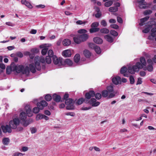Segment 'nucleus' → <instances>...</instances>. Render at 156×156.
I'll return each instance as SVG.
<instances>
[{
  "label": "nucleus",
  "mask_w": 156,
  "mask_h": 156,
  "mask_svg": "<svg viewBox=\"0 0 156 156\" xmlns=\"http://www.w3.org/2000/svg\"><path fill=\"white\" fill-rule=\"evenodd\" d=\"M12 69L13 71H15L17 73H21L23 74L27 75H29L30 73L29 69L28 66H26L25 67L24 66L22 65H16L14 63Z\"/></svg>",
  "instance_id": "1"
},
{
  "label": "nucleus",
  "mask_w": 156,
  "mask_h": 156,
  "mask_svg": "<svg viewBox=\"0 0 156 156\" xmlns=\"http://www.w3.org/2000/svg\"><path fill=\"white\" fill-rule=\"evenodd\" d=\"M95 95V92L93 90L89 91L85 93V103L89 104L90 102H95L96 100L94 98H91Z\"/></svg>",
  "instance_id": "2"
},
{
  "label": "nucleus",
  "mask_w": 156,
  "mask_h": 156,
  "mask_svg": "<svg viewBox=\"0 0 156 156\" xmlns=\"http://www.w3.org/2000/svg\"><path fill=\"white\" fill-rule=\"evenodd\" d=\"M20 119L22 121V123L24 126L26 127L27 126L32 122L31 119H30L29 120H26L27 115L24 112H22L20 113Z\"/></svg>",
  "instance_id": "3"
},
{
  "label": "nucleus",
  "mask_w": 156,
  "mask_h": 156,
  "mask_svg": "<svg viewBox=\"0 0 156 156\" xmlns=\"http://www.w3.org/2000/svg\"><path fill=\"white\" fill-rule=\"evenodd\" d=\"M74 102H73V100L71 98H69L66 100L65 101V104L67 105L66 108L67 110L74 109L75 108L74 105Z\"/></svg>",
  "instance_id": "4"
},
{
  "label": "nucleus",
  "mask_w": 156,
  "mask_h": 156,
  "mask_svg": "<svg viewBox=\"0 0 156 156\" xmlns=\"http://www.w3.org/2000/svg\"><path fill=\"white\" fill-rule=\"evenodd\" d=\"M20 123V119L18 118H14L13 120L10 121L9 122V125L12 129H16Z\"/></svg>",
  "instance_id": "5"
},
{
  "label": "nucleus",
  "mask_w": 156,
  "mask_h": 156,
  "mask_svg": "<svg viewBox=\"0 0 156 156\" xmlns=\"http://www.w3.org/2000/svg\"><path fill=\"white\" fill-rule=\"evenodd\" d=\"M113 86V84H111L110 85L107 87V90L109 94L108 97L109 98H113L115 95V94L114 92Z\"/></svg>",
  "instance_id": "6"
},
{
  "label": "nucleus",
  "mask_w": 156,
  "mask_h": 156,
  "mask_svg": "<svg viewBox=\"0 0 156 156\" xmlns=\"http://www.w3.org/2000/svg\"><path fill=\"white\" fill-rule=\"evenodd\" d=\"M63 60L62 58H58L55 55L53 56L52 58V60L54 64L58 66H62Z\"/></svg>",
  "instance_id": "7"
},
{
  "label": "nucleus",
  "mask_w": 156,
  "mask_h": 156,
  "mask_svg": "<svg viewBox=\"0 0 156 156\" xmlns=\"http://www.w3.org/2000/svg\"><path fill=\"white\" fill-rule=\"evenodd\" d=\"M140 62H137L136 63L140 69H142L147 65L146 62L144 57H141L140 59Z\"/></svg>",
  "instance_id": "8"
},
{
  "label": "nucleus",
  "mask_w": 156,
  "mask_h": 156,
  "mask_svg": "<svg viewBox=\"0 0 156 156\" xmlns=\"http://www.w3.org/2000/svg\"><path fill=\"white\" fill-rule=\"evenodd\" d=\"M139 69H140L136 64L132 67L129 66L128 68V72L131 74H134L135 72H138Z\"/></svg>",
  "instance_id": "9"
},
{
  "label": "nucleus",
  "mask_w": 156,
  "mask_h": 156,
  "mask_svg": "<svg viewBox=\"0 0 156 156\" xmlns=\"http://www.w3.org/2000/svg\"><path fill=\"white\" fill-rule=\"evenodd\" d=\"M48 105V103L44 100H42L40 102L37 103V106L39 108L40 110H42L44 108L47 106Z\"/></svg>",
  "instance_id": "10"
},
{
  "label": "nucleus",
  "mask_w": 156,
  "mask_h": 156,
  "mask_svg": "<svg viewBox=\"0 0 156 156\" xmlns=\"http://www.w3.org/2000/svg\"><path fill=\"white\" fill-rule=\"evenodd\" d=\"M153 22L150 21L147 22V24L146 26H147L146 28L142 30V32L143 33H147L150 31L152 27V26L153 25Z\"/></svg>",
  "instance_id": "11"
},
{
  "label": "nucleus",
  "mask_w": 156,
  "mask_h": 156,
  "mask_svg": "<svg viewBox=\"0 0 156 156\" xmlns=\"http://www.w3.org/2000/svg\"><path fill=\"white\" fill-rule=\"evenodd\" d=\"M48 47L46 44H41L40 46L39 47L40 48H43L41 52L43 55H45L46 54L48 50Z\"/></svg>",
  "instance_id": "12"
},
{
  "label": "nucleus",
  "mask_w": 156,
  "mask_h": 156,
  "mask_svg": "<svg viewBox=\"0 0 156 156\" xmlns=\"http://www.w3.org/2000/svg\"><path fill=\"white\" fill-rule=\"evenodd\" d=\"M1 128L3 132L4 133H10L12 132L11 128L8 125H6L5 126L2 125L1 126Z\"/></svg>",
  "instance_id": "13"
},
{
  "label": "nucleus",
  "mask_w": 156,
  "mask_h": 156,
  "mask_svg": "<svg viewBox=\"0 0 156 156\" xmlns=\"http://www.w3.org/2000/svg\"><path fill=\"white\" fill-rule=\"evenodd\" d=\"M112 81L113 83L115 85L121 84V77L119 76L113 78Z\"/></svg>",
  "instance_id": "14"
},
{
  "label": "nucleus",
  "mask_w": 156,
  "mask_h": 156,
  "mask_svg": "<svg viewBox=\"0 0 156 156\" xmlns=\"http://www.w3.org/2000/svg\"><path fill=\"white\" fill-rule=\"evenodd\" d=\"M62 66H65L67 65L69 66H72L73 63V62L70 59L67 58L63 60L62 63Z\"/></svg>",
  "instance_id": "15"
},
{
  "label": "nucleus",
  "mask_w": 156,
  "mask_h": 156,
  "mask_svg": "<svg viewBox=\"0 0 156 156\" xmlns=\"http://www.w3.org/2000/svg\"><path fill=\"white\" fill-rule=\"evenodd\" d=\"M38 56H36L35 57L34 59V66L36 68V69L38 71H40L41 69V66L40 65V63L39 61H35V60L38 58Z\"/></svg>",
  "instance_id": "16"
},
{
  "label": "nucleus",
  "mask_w": 156,
  "mask_h": 156,
  "mask_svg": "<svg viewBox=\"0 0 156 156\" xmlns=\"http://www.w3.org/2000/svg\"><path fill=\"white\" fill-rule=\"evenodd\" d=\"M79 37L81 42H83L86 41L88 39L89 35L86 34H83L79 35Z\"/></svg>",
  "instance_id": "17"
},
{
  "label": "nucleus",
  "mask_w": 156,
  "mask_h": 156,
  "mask_svg": "<svg viewBox=\"0 0 156 156\" xmlns=\"http://www.w3.org/2000/svg\"><path fill=\"white\" fill-rule=\"evenodd\" d=\"M127 70L128 68L126 66H124L121 69L120 72L121 74H123L124 76H128V74L126 73Z\"/></svg>",
  "instance_id": "18"
},
{
  "label": "nucleus",
  "mask_w": 156,
  "mask_h": 156,
  "mask_svg": "<svg viewBox=\"0 0 156 156\" xmlns=\"http://www.w3.org/2000/svg\"><path fill=\"white\" fill-rule=\"evenodd\" d=\"M52 98L53 100L56 102H59L61 101L60 96L56 94H54L53 95Z\"/></svg>",
  "instance_id": "19"
},
{
  "label": "nucleus",
  "mask_w": 156,
  "mask_h": 156,
  "mask_svg": "<svg viewBox=\"0 0 156 156\" xmlns=\"http://www.w3.org/2000/svg\"><path fill=\"white\" fill-rule=\"evenodd\" d=\"M93 40L94 43L98 44H101L103 42L102 39L98 37H94Z\"/></svg>",
  "instance_id": "20"
},
{
  "label": "nucleus",
  "mask_w": 156,
  "mask_h": 156,
  "mask_svg": "<svg viewBox=\"0 0 156 156\" xmlns=\"http://www.w3.org/2000/svg\"><path fill=\"white\" fill-rule=\"evenodd\" d=\"M150 17L149 16H147L141 19L140 20V22L139 23V24L140 26H142L145 24V23L147 21Z\"/></svg>",
  "instance_id": "21"
},
{
  "label": "nucleus",
  "mask_w": 156,
  "mask_h": 156,
  "mask_svg": "<svg viewBox=\"0 0 156 156\" xmlns=\"http://www.w3.org/2000/svg\"><path fill=\"white\" fill-rule=\"evenodd\" d=\"M62 55L63 56L65 57H69L71 55V51L69 50L64 51L62 52Z\"/></svg>",
  "instance_id": "22"
},
{
  "label": "nucleus",
  "mask_w": 156,
  "mask_h": 156,
  "mask_svg": "<svg viewBox=\"0 0 156 156\" xmlns=\"http://www.w3.org/2000/svg\"><path fill=\"white\" fill-rule=\"evenodd\" d=\"M26 115L29 117H31L32 116V112L31 108L30 107H26Z\"/></svg>",
  "instance_id": "23"
},
{
  "label": "nucleus",
  "mask_w": 156,
  "mask_h": 156,
  "mask_svg": "<svg viewBox=\"0 0 156 156\" xmlns=\"http://www.w3.org/2000/svg\"><path fill=\"white\" fill-rule=\"evenodd\" d=\"M14 63H12L11 65V67L8 66L6 68V73L7 74H10L12 71H13L12 68L14 67Z\"/></svg>",
  "instance_id": "24"
},
{
  "label": "nucleus",
  "mask_w": 156,
  "mask_h": 156,
  "mask_svg": "<svg viewBox=\"0 0 156 156\" xmlns=\"http://www.w3.org/2000/svg\"><path fill=\"white\" fill-rule=\"evenodd\" d=\"M28 67L30 72L31 71L33 73H35L36 72V68L35 66H34L33 64H29Z\"/></svg>",
  "instance_id": "25"
},
{
  "label": "nucleus",
  "mask_w": 156,
  "mask_h": 156,
  "mask_svg": "<svg viewBox=\"0 0 156 156\" xmlns=\"http://www.w3.org/2000/svg\"><path fill=\"white\" fill-rule=\"evenodd\" d=\"M84 102L85 103V99L83 98H81L77 100L75 103V104L77 105H80L82 104Z\"/></svg>",
  "instance_id": "26"
},
{
  "label": "nucleus",
  "mask_w": 156,
  "mask_h": 156,
  "mask_svg": "<svg viewBox=\"0 0 156 156\" xmlns=\"http://www.w3.org/2000/svg\"><path fill=\"white\" fill-rule=\"evenodd\" d=\"M105 39L110 43H112L113 41V39L112 37L109 35H107L104 36Z\"/></svg>",
  "instance_id": "27"
},
{
  "label": "nucleus",
  "mask_w": 156,
  "mask_h": 156,
  "mask_svg": "<svg viewBox=\"0 0 156 156\" xmlns=\"http://www.w3.org/2000/svg\"><path fill=\"white\" fill-rule=\"evenodd\" d=\"M63 45L64 46H67L71 44V41L69 39H64L62 42Z\"/></svg>",
  "instance_id": "28"
},
{
  "label": "nucleus",
  "mask_w": 156,
  "mask_h": 156,
  "mask_svg": "<svg viewBox=\"0 0 156 156\" xmlns=\"http://www.w3.org/2000/svg\"><path fill=\"white\" fill-rule=\"evenodd\" d=\"M83 54L87 58H89L91 56V53L87 50H85L83 51Z\"/></svg>",
  "instance_id": "29"
},
{
  "label": "nucleus",
  "mask_w": 156,
  "mask_h": 156,
  "mask_svg": "<svg viewBox=\"0 0 156 156\" xmlns=\"http://www.w3.org/2000/svg\"><path fill=\"white\" fill-rule=\"evenodd\" d=\"M37 118H38L39 119H45L46 120H48L49 119V118L48 116L44 115H40L38 114L37 115Z\"/></svg>",
  "instance_id": "30"
},
{
  "label": "nucleus",
  "mask_w": 156,
  "mask_h": 156,
  "mask_svg": "<svg viewBox=\"0 0 156 156\" xmlns=\"http://www.w3.org/2000/svg\"><path fill=\"white\" fill-rule=\"evenodd\" d=\"M100 30V28L98 27H91L89 31L90 33H93L98 32Z\"/></svg>",
  "instance_id": "31"
},
{
  "label": "nucleus",
  "mask_w": 156,
  "mask_h": 156,
  "mask_svg": "<svg viewBox=\"0 0 156 156\" xmlns=\"http://www.w3.org/2000/svg\"><path fill=\"white\" fill-rule=\"evenodd\" d=\"M80 56L79 54H76L74 58V60L75 62L77 63L80 61Z\"/></svg>",
  "instance_id": "32"
},
{
  "label": "nucleus",
  "mask_w": 156,
  "mask_h": 156,
  "mask_svg": "<svg viewBox=\"0 0 156 156\" xmlns=\"http://www.w3.org/2000/svg\"><path fill=\"white\" fill-rule=\"evenodd\" d=\"M10 140L8 138H3L2 142L4 145H7L9 142Z\"/></svg>",
  "instance_id": "33"
},
{
  "label": "nucleus",
  "mask_w": 156,
  "mask_h": 156,
  "mask_svg": "<svg viewBox=\"0 0 156 156\" xmlns=\"http://www.w3.org/2000/svg\"><path fill=\"white\" fill-rule=\"evenodd\" d=\"M100 30V32L102 34H107L109 32V30L106 28H101Z\"/></svg>",
  "instance_id": "34"
},
{
  "label": "nucleus",
  "mask_w": 156,
  "mask_h": 156,
  "mask_svg": "<svg viewBox=\"0 0 156 156\" xmlns=\"http://www.w3.org/2000/svg\"><path fill=\"white\" fill-rule=\"evenodd\" d=\"M109 93L107 90H104L102 91L101 94L103 97L106 98L108 96Z\"/></svg>",
  "instance_id": "35"
},
{
  "label": "nucleus",
  "mask_w": 156,
  "mask_h": 156,
  "mask_svg": "<svg viewBox=\"0 0 156 156\" xmlns=\"http://www.w3.org/2000/svg\"><path fill=\"white\" fill-rule=\"evenodd\" d=\"M145 2H139V7L140 9H146L147 8V7L146 6V5L144 3Z\"/></svg>",
  "instance_id": "36"
},
{
  "label": "nucleus",
  "mask_w": 156,
  "mask_h": 156,
  "mask_svg": "<svg viewBox=\"0 0 156 156\" xmlns=\"http://www.w3.org/2000/svg\"><path fill=\"white\" fill-rule=\"evenodd\" d=\"M118 8L116 7L113 6L110 7L109 9V11L112 12H115L118 11Z\"/></svg>",
  "instance_id": "37"
},
{
  "label": "nucleus",
  "mask_w": 156,
  "mask_h": 156,
  "mask_svg": "<svg viewBox=\"0 0 156 156\" xmlns=\"http://www.w3.org/2000/svg\"><path fill=\"white\" fill-rule=\"evenodd\" d=\"M73 39L74 42L77 44H80L81 42V40L79 37V35L77 37H73Z\"/></svg>",
  "instance_id": "38"
},
{
  "label": "nucleus",
  "mask_w": 156,
  "mask_h": 156,
  "mask_svg": "<svg viewBox=\"0 0 156 156\" xmlns=\"http://www.w3.org/2000/svg\"><path fill=\"white\" fill-rule=\"evenodd\" d=\"M94 49V50L98 54H100L101 52V50L100 48L97 45L95 47Z\"/></svg>",
  "instance_id": "39"
},
{
  "label": "nucleus",
  "mask_w": 156,
  "mask_h": 156,
  "mask_svg": "<svg viewBox=\"0 0 156 156\" xmlns=\"http://www.w3.org/2000/svg\"><path fill=\"white\" fill-rule=\"evenodd\" d=\"M51 96L49 94H47L46 95L45 97V99L47 101H50L52 99Z\"/></svg>",
  "instance_id": "40"
},
{
  "label": "nucleus",
  "mask_w": 156,
  "mask_h": 156,
  "mask_svg": "<svg viewBox=\"0 0 156 156\" xmlns=\"http://www.w3.org/2000/svg\"><path fill=\"white\" fill-rule=\"evenodd\" d=\"M113 4V1L111 0L105 2V5L106 7H108L111 6Z\"/></svg>",
  "instance_id": "41"
},
{
  "label": "nucleus",
  "mask_w": 156,
  "mask_h": 156,
  "mask_svg": "<svg viewBox=\"0 0 156 156\" xmlns=\"http://www.w3.org/2000/svg\"><path fill=\"white\" fill-rule=\"evenodd\" d=\"M51 58L52 57L47 56L45 58V61L48 64H50L51 62Z\"/></svg>",
  "instance_id": "42"
},
{
  "label": "nucleus",
  "mask_w": 156,
  "mask_h": 156,
  "mask_svg": "<svg viewBox=\"0 0 156 156\" xmlns=\"http://www.w3.org/2000/svg\"><path fill=\"white\" fill-rule=\"evenodd\" d=\"M151 34L154 37L156 36V27L153 28L151 30Z\"/></svg>",
  "instance_id": "43"
},
{
  "label": "nucleus",
  "mask_w": 156,
  "mask_h": 156,
  "mask_svg": "<svg viewBox=\"0 0 156 156\" xmlns=\"http://www.w3.org/2000/svg\"><path fill=\"white\" fill-rule=\"evenodd\" d=\"M110 33L112 35L115 37H116L118 35V32L114 30H111Z\"/></svg>",
  "instance_id": "44"
},
{
  "label": "nucleus",
  "mask_w": 156,
  "mask_h": 156,
  "mask_svg": "<svg viewBox=\"0 0 156 156\" xmlns=\"http://www.w3.org/2000/svg\"><path fill=\"white\" fill-rule=\"evenodd\" d=\"M152 12V11L151 10L147 9L144 12V14L146 16L148 15L151 14Z\"/></svg>",
  "instance_id": "45"
},
{
  "label": "nucleus",
  "mask_w": 156,
  "mask_h": 156,
  "mask_svg": "<svg viewBox=\"0 0 156 156\" xmlns=\"http://www.w3.org/2000/svg\"><path fill=\"white\" fill-rule=\"evenodd\" d=\"M130 83L131 84H133L134 83L135 79L133 76L131 75L129 78Z\"/></svg>",
  "instance_id": "46"
},
{
  "label": "nucleus",
  "mask_w": 156,
  "mask_h": 156,
  "mask_svg": "<svg viewBox=\"0 0 156 156\" xmlns=\"http://www.w3.org/2000/svg\"><path fill=\"white\" fill-rule=\"evenodd\" d=\"M48 56L53 58V56L55 55H53V52L52 50H49L48 52Z\"/></svg>",
  "instance_id": "47"
},
{
  "label": "nucleus",
  "mask_w": 156,
  "mask_h": 156,
  "mask_svg": "<svg viewBox=\"0 0 156 156\" xmlns=\"http://www.w3.org/2000/svg\"><path fill=\"white\" fill-rule=\"evenodd\" d=\"M87 21H83L81 20H78L77 21L76 23L78 25H81V24H85L86 23H87Z\"/></svg>",
  "instance_id": "48"
},
{
  "label": "nucleus",
  "mask_w": 156,
  "mask_h": 156,
  "mask_svg": "<svg viewBox=\"0 0 156 156\" xmlns=\"http://www.w3.org/2000/svg\"><path fill=\"white\" fill-rule=\"evenodd\" d=\"M40 109L38 107L34 108L33 109V112L35 113H37L39 112Z\"/></svg>",
  "instance_id": "49"
},
{
  "label": "nucleus",
  "mask_w": 156,
  "mask_h": 156,
  "mask_svg": "<svg viewBox=\"0 0 156 156\" xmlns=\"http://www.w3.org/2000/svg\"><path fill=\"white\" fill-rule=\"evenodd\" d=\"M96 99L97 100L100 99L101 98V95L100 93H97L96 94L95 93L94 96Z\"/></svg>",
  "instance_id": "50"
},
{
  "label": "nucleus",
  "mask_w": 156,
  "mask_h": 156,
  "mask_svg": "<svg viewBox=\"0 0 156 156\" xmlns=\"http://www.w3.org/2000/svg\"><path fill=\"white\" fill-rule=\"evenodd\" d=\"M99 25V23L98 22H95L92 23L91 25V27H97Z\"/></svg>",
  "instance_id": "51"
},
{
  "label": "nucleus",
  "mask_w": 156,
  "mask_h": 156,
  "mask_svg": "<svg viewBox=\"0 0 156 156\" xmlns=\"http://www.w3.org/2000/svg\"><path fill=\"white\" fill-rule=\"evenodd\" d=\"M100 104V102L98 101L97 102L96 101L95 102H91L89 103L90 104L92 105V106L93 107L97 106H98Z\"/></svg>",
  "instance_id": "52"
},
{
  "label": "nucleus",
  "mask_w": 156,
  "mask_h": 156,
  "mask_svg": "<svg viewBox=\"0 0 156 156\" xmlns=\"http://www.w3.org/2000/svg\"><path fill=\"white\" fill-rule=\"evenodd\" d=\"M153 67L152 65L151 64H149L147 66V70L150 71V72H151L153 70Z\"/></svg>",
  "instance_id": "53"
},
{
  "label": "nucleus",
  "mask_w": 156,
  "mask_h": 156,
  "mask_svg": "<svg viewBox=\"0 0 156 156\" xmlns=\"http://www.w3.org/2000/svg\"><path fill=\"white\" fill-rule=\"evenodd\" d=\"M101 25L104 27L107 26V24L106 21L104 20H103L101 22Z\"/></svg>",
  "instance_id": "54"
},
{
  "label": "nucleus",
  "mask_w": 156,
  "mask_h": 156,
  "mask_svg": "<svg viewBox=\"0 0 156 156\" xmlns=\"http://www.w3.org/2000/svg\"><path fill=\"white\" fill-rule=\"evenodd\" d=\"M88 45L90 48L93 49L95 47L97 46L94 44L93 43H89L88 44Z\"/></svg>",
  "instance_id": "55"
},
{
  "label": "nucleus",
  "mask_w": 156,
  "mask_h": 156,
  "mask_svg": "<svg viewBox=\"0 0 156 156\" xmlns=\"http://www.w3.org/2000/svg\"><path fill=\"white\" fill-rule=\"evenodd\" d=\"M87 30L84 29H81L78 31V32L80 34H86L87 32Z\"/></svg>",
  "instance_id": "56"
},
{
  "label": "nucleus",
  "mask_w": 156,
  "mask_h": 156,
  "mask_svg": "<svg viewBox=\"0 0 156 156\" xmlns=\"http://www.w3.org/2000/svg\"><path fill=\"white\" fill-rule=\"evenodd\" d=\"M25 5L29 9H32L33 8V6L28 1L26 2Z\"/></svg>",
  "instance_id": "57"
},
{
  "label": "nucleus",
  "mask_w": 156,
  "mask_h": 156,
  "mask_svg": "<svg viewBox=\"0 0 156 156\" xmlns=\"http://www.w3.org/2000/svg\"><path fill=\"white\" fill-rule=\"evenodd\" d=\"M110 26L112 28L115 29H117L119 28V26L116 24H111Z\"/></svg>",
  "instance_id": "58"
},
{
  "label": "nucleus",
  "mask_w": 156,
  "mask_h": 156,
  "mask_svg": "<svg viewBox=\"0 0 156 156\" xmlns=\"http://www.w3.org/2000/svg\"><path fill=\"white\" fill-rule=\"evenodd\" d=\"M23 154L22 153L17 152L13 153L12 156H23Z\"/></svg>",
  "instance_id": "59"
},
{
  "label": "nucleus",
  "mask_w": 156,
  "mask_h": 156,
  "mask_svg": "<svg viewBox=\"0 0 156 156\" xmlns=\"http://www.w3.org/2000/svg\"><path fill=\"white\" fill-rule=\"evenodd\" d=\"M142 79L140 77H139L137 79V81L136 83V84L138 85V84H141L142 83Z\"/></svg>",
  "instance_id": "60"
},
{
  "label": "nucleus",
  "mask_w": 156,
  "mask_h": 156,
  "mask_svg": "<svg viewBox=\"0 0 156 156\" xmlns=\"http://www.w3.org/2000/svg\"><path fill=\"white\" fill-rule=\"evenodd\" d=\"M37 61H39L40 63L41 62L42 63H44L45 62V60L44 57H41V58Z\"/></svg>",
  "instance_id": "61"
},
{
  "label": "nucleus",
  "mask_w": 156,
  "mask_h": 156,
  "mask_svg": "<svg viewBox=\"0 0 156 156\" xmlns=\"http://www.w3.org/2000/svg\"><path fill=\"white\" fill-rule=\"evenodd\" d=\"M117 21L119 23H121L123 22V21L122 18L119 16L117 17Z\"/></svg>",
  "instance_id": "62"
},
{
  "label": "nucleus",
  "mask_w": 156,
  "mask_h": 156,
  "mask_svg": "<svg viewBox=\"0 0 156 156\" xmlns=\"http://www.w3.org/2000/svg\"><path fill=\"white\" fill-rule=\"evenodd\" d=\"M16 55L17 56L20 58H22L23 56V54L20 52H17L16 54Z\"/></svg>",
  "instance_id": "63"
},
{
  "label": "nucleus",
  "mask_w": 156,
  "mask_h": 156,
  "mask_svg": "<svg viewBox=\"0 0 156 156\" xmlns=\"http://www.w3.org/2000/svg\"><path fill=\"white\" fill-rule=\"evenodd\" d=\"M69 97V94L68 93H66L63 97V99L64 100H66L67 99H68V98Z\"/></svg>",
  "instance_id": "64"
}]
</instances>
